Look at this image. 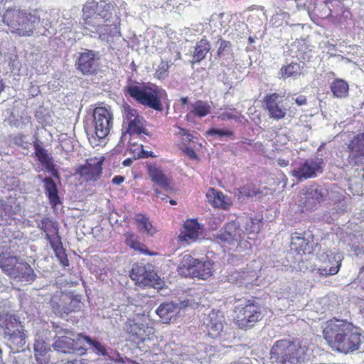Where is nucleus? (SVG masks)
<instances>
[{
    "instance_id": "nucleus-57",
    "label": "nucleus",
    "mask_w": 364,
    "mask_h": 364,
    "mask_svg": "<svg viewBox=\"0 0 364 364\" xmlns=\"http://www.w3.org/2000/svg\"><path fill=\"white\" fill-rule=\"evenodd\" d=\"M292 100L295 102V103L299 105H304L307 104L306 97L304 95H299L296 97H292Z\"/></svg>"
},
{
    "instance_id": "nucleus-41",
    "label": "nucleus",
    "mask_w": 364,
    "mask_h": 364,
    "mask_svg": "<svg viewBox=\"0 0 364 364\" xmlns=\"http://www.w3.org/2000/svg\"><path fill=\"white\" fill-rule=\"evenodd\" d=\"M19 210V205L15 200H0V211L6 217H12Z\"/></svg>"
},
{
    "instance_id": "nucleus-37",
    "label": "nucleus",
    "mask_w": 364,
    "mask_h": 364,
    "mask_svg": "<svg viewBox=\"0 0 364 364\" xmlns=\"http://www.w3.org/2000/svg\"><path fill=\"white\" fill-rule=\"evenodd\" d=\"M331 90L335 97H346L349 92V85L348 82L341 78L335 79L331 84Z\"/></svg>"
},
{
    "instance_id": "nucleus-40",
    "label": "nucleus",
    "mask_w": 364,
    "mask_h": 364,
    "mask_svg": "<svg viewBox=\"0 0 364 364\" xmlns=\"http://www.w3.org/2000/svg\"><path fill=\"white\" fill-rule=\"evenodd\" d=\"M238 198L254 197L262 193L260 188L253 183H247L237 190Z\"/></svg>"
},
{
    "instance_id": "nucleus-64",
    "label": "nucleus",
    "mask_w": 364,
    "mask_h": 364,
    "mask_svg": "<svg viewBox=\"0 0 364 364\" xmlns=\"http://www.w3.org/2000/svg\"><path fill=\"white\" fill-rule=\"evenodd\" d=\"M4 89V85L2 82V81L0 80V93L3 91Z\"/></svg>"
},
{
    "instance_id": "nucleus-46",
    "label": "nucleus",
    "mask_w": 364,
    "mask_h": 364,
    "mask_svg": "<svg viewBox=\"0 0 364 364\" xmlns=\"http://www.w3.org/2000/svg\"><path fill=\"white\" fill-rule=\"evenodd\" d=\"M218 119L221 121L230 119L238 120L240 119L239 112L235 108L226 109L219 113Z\"/></svg>"
},
{
    "instance_id": "nucleus-35",
    "label": "nucleus",
    "mask_w": 364,
    "mask_h": 364,
    "mask_svg": "<svg viewBox=\"0 0 364 364\" xmlns=\"http://www.w3.org/2000/svg\"><path fill=\"white\" fill-rule=\"evenodd\" d=\"M302 73V68L298 63L291 62L289 64L283 65L279 71V77L283 80L288 78H297Z\"/></svg>"
},
{
    "instance_id": "nucleus-30",
    "label": "nucleus",
    "mask_w": 364,
    "mask_h": 364,
    "mask_svg": "<svg viewBox=\"0 0 364 364\" xmlns=\"http://www.w3.org/2000/svg\"><path fill=\"white\" fill-rule=\"evenodd\" d=\"M147 173L151 181L161 188L168 190L170 188L171 181L164 173L161 168L156 165L148 164Z\"/></svg>"
},
{
    "instance_id": "nucleus-3",
    "label": "nucleus",
    "mask_w": 364,
    "mask_h": 364,
    "mask_svg": "<svg viewBox=\"0 0 364 364\" xmlns=\"http://www.w3.org/2000/svg\"><path fill=\"white\" fill-rule=\"evenodd\" d=\"M308 350L302 341L284 338L274 342L270 355L277 364H300L306 359Z\"/></svg>"
},
{
    "instance_id": "nucleus-62",
    "label": "nucleus",
    "mask_w": 364,
    "mask_h": 364,
    "mask_svg": "<svg viewBox=\"0 0 364 364\" xmlns=\"http://www.w3.org/2000/svg\"><path fill=\"white\" fill-rule=\"evenodd\" d=\"M180 100L183 105H187L189 102L188 97H181Z\"/></svg>"
},
{
    "instance_id": "nucleus-15",
    "label": "nucleus",
    "mask_w": 364,
    "mask_h": 364,
    "mask_svg": "<svg viewBox=\"0 0 364 364\" xmlns=\"http://www.w3.org/2000/svg\"><path fill=\"white\" fill-rule=\"evenodd\" d=\"M103 162L104 157L89 158L85 164L78 166L76 173L86 182L97 181L102 176Z\"/></svg>"
},
{
    "instance_id": "nucleus-39",
    "label": "nucleus",
    "mask_w": 364,
    "mask_h": 364,
    "mask_svg": "<svg viewBox=\"0 0 364 364\" xmlns=\"http://www.w3.org/2000/svg\"><path fill=\"white\" fill-rule=\"evenodd\" d=\"M175 306L171 303L161 304L156 312L161 318L162 322L168 323L174 315Z\"/></svg>"
},
{
    "instance_id": "nucleus-45",
    "label": "nucleus",
    "mask_w": 364,
    "mask_h": 364,
    "mask_svg": "<svg viewBox=\"0 0 364 364\" xmlns=\"http://www.w3.org/2000/svg\"><path fill=\"white\" fill-rule=\"evenodd\" d=\"M314 10L318 12L317 15L319 16L321 18H328L331 14V9L328 5V1L317 3L314 6Z\"/></svg>"
},
{
    "instance_id": "nucleus-50",
    "label": "nucleus",
    "mask_w": 364,
    "mask_h": 364,
    "mask_svg": "<svg viewBox=\"0 0 364 364\" xmlns=\"http://www.w3.org/2000/svg\"><path fill=\"white\" fill-rule=\"evenodd\" d=\"M207 134L211 136H218L220 137L228 136L230 137L231 139L235 138L234 132L229 129L211 128L207 131Z\"/></svg>"
},
{
    "instance_id": "nucleus-38",
    "label": "nucleus",
    "mask_w": 364,
    "mask_h": 364,
    "mask_svg": "<svg viewBox=\"0 0 364 364\" xmlns=\"http://www.w3.org/2000/svg\"><path fill=\"white\" fill-rule=\"evenodd\" d=\"M125 243L127 246L135 251H138L145 255H151L146 246L140 242L138 237L133 232H127L125 234Z\"/></svg>"
},
{
    "instance_id": "nucleus-44",
    "label": "nucleus",
    "mask_w": 364,
    "mask_h": 364,
    "mask_svg": "<svg viewBox=\"0 0 364 364\" xmlns=\"http://www.w3.org/2000/svg\"><path fill=\"white\" fill-rule=\"evenodd\" d=\"M78 337H81L84 339L88 344L93 346L94 349L97 351L98 354L102 355H107V351L105 346L101 343L100 342L92 339L90 336L83 335L82 333H79Z\"/></svg>"
},
{
    "instance_id": "nucleus-59",
    "label": "nucleus",
    "mask_w": 364,
    "mask_h": 364,
    "mask_svg": "<svg viewBox=\"0 0 364 364\" xmlns=\"http://www.w3.org/2000/svg\"><path fill=\"white\" fill-rule=\"evenodd\" d=\"M63 364H87L84 360H68L65 362Z\"/></svg>"
},
{
    "instance_id": "nucleus-14",
    "label": "nucleus",
    "mask_w": 364,
    "mask_h": 364,
    "mask_svg": "<svg viewBox=\"0 0 364 364\" xmlns=\"http://www.w3.org/2000/svg\"><path fill=\"white\" fill-rule=\"evenodd\" d=\"M95 133L98 140L105 139L109 133L113 124L111 112L105 107H98L93 112Z\"/></svg>"
},
{
    "instance_id": "nucleus-58",
    "label": "nucleus",
    "mask_w": 364,
    "mask_h": 364,
    "mask_svg": "<svg viewBox=\"0 0 364 364\" xmlns=\"http://www.w3.org/2000/svg\"><path fill=\"white\" fill-rule=\"evenodd\" d=\"M124 181V177L120 175L115 176L112 180V182L114 184L119 185Z\"/></svg>"
},
{
    "instance_id": "nucleus-19",
    "label": "nucleus",
    "mask_w": 364,
    "mask_h": 364,
    "mask_svg": "<svg viewBox=\"0 0 364 364\" xmlns=\"http://www.w3.org/2000/svg\"><path fill=\"white\" fill-rule=\"evenodd\" d=\"M279 95L277 92L266 95L263 98L264 109L267 111L269 118L279 120L287 115V109L279 101Z\"/></svg>"
},
{
    "instance_id": "nucleus-61",
    "label": "nucleus",
    "mask_w": 364,
    "mask_h": 364,
    "mask_svg": "<svg viewBox=\"0 0 364 364\" xmlns=\"http://www.w3.org/2000/svg\"><path fill=\"white\" fill-rule=\"evenodd\" d=\"M132 162L133 161L132 159H126L125 160L123 161L122 165L124 166H129L132 164Z\"/></svg>"
},
{
    "instance_id": "nucleus-56",
    "label": "nucleus",
    "mask_w": 364,
    "mask_h": 364,
    "mask_svg": "<svg viewBox=\"0 0 364 364\" xmlns=\"http://www.w3.org/2000/svg\"><path fill=\"white\" fill-rule=\"evenodd\" d=\"M34 356L37 364H50L49 354H36Z\"/></svg>"
},
{
    "instance_id": "nucleus-2",
    "label": "nucleus",
    "mask_w": 364,
    "mask_h": 364,
    "mask_svg": "<svg viewBox=\"0 0 364 364\" xmlns=\"http://www.w3.org/2000/svg\"><path fill=\"white\" fill-rule=\"evenodd\" d=\"M39 17L31 11L21 9L19 4L14 2L8 7L3 16V22L11 33L21 37H30L33 34Z\"/></svg>"
},
{
    "instance_id": "nucleus-34",
    "label": "nucleus",
    "mask_w": 364,
    "mask_h": 364,
    "mask_svg": "<svg viewBox=\"0 0 364 364\" xmlns=\"http://www.w3.org/2000/svg\"><path fill=\"white\" fill-rule=\"evenodd\" d=\"M45 192L48 198L49 203L53 208L60 203L58 196V190L55 182L50 177H46L43 180Z\"/></svg>"
},
{
    "instance_id": "nucleus-25",
    "label": "nucleus",
    "mask_w": 364,
    "mask_h": 364,
    "mask_svg": "<svg viewBox=\"0 0 364 364\" xmlns=\"http://www.w3.org/2000/svg\"><path fill=\"white\" fill-rule=\"evenodd\" d=\"M305 233L295 232L291 235V248L298 255L302 256L311 255L314 252V240L305 237Z\"/></svg>"
},
{
    "instance_id": "nucleus-13",
    "label": "nucleus",
    "mask_w": 364,
    "mask_h": 364,
    "mask_svg": "<svg viewBox=\"0 0 364 364\" xmlns=\"http://www.w3.org/2000/svg\"><path fill=\"white\" fill-rule=\"evenodd\" d=\"M0 326L4 337L17 345H23V333L18 319L14 315H5L0 318Z\"/></svg>"
},
{
    "instance_id": "nucleus-60",
    "label": "nucleus",
    "mask_w": 364,
    "mask_h": 364,
    "mask_svg": "<svg viewBox=\"0 0 364 364\" xmlns=\"http://www.w3.org/2000/svg\"><path fill=\"white\" fill-rule=\"evenodd\" d=\"M278 164L282 167H286L289 165V161L284 159H279Z\"/></svg>"
},
{
    "instance_id": "nucleus-6",
    "label": "nucleus",
    "mask_w": 364,
    "mask_h": 364,
    "mask_svg": "<svg viewBox=\"0 0 364 364\" xmlns=\"http://www.w3.org/2000/svg\"><path fill=\"white\" fill-rule=\"evenodd\" d=\"M113 8V5L105 0H87L82 9L81 26L88 32L95 31L105 20L112 17Z\"/></svg>"
},
{
    "instance_id": "nucleus-12",
    "label": "nucleus",
    "mask_w": 364,
    "mask_h": 364,
    "mask_svg": "<svg viewBox=\"0 0 364 364\" xmlns=\"http://www.w3.org/2000/svg\"><path fill=\"white\" fill-rule=\"evenodd\" d=\"M349 154L347 158L351 167H360L364 165V132H358L348 139L346 144Z\"/></svg>"
},
{
    "instance_id": "nucleus-43",
    "label": "nucleus",
    "mask_w": 364,
    "mask_h": 364,
    "mask_svg": "<svg viewBox=\"0 0 364 364\" xmlns=\"http://www.w3.org/2000/svg\"><path fill=\"white\" fill-rule=\"evenodd\" d=\"M18 274L17 275L23 281H33L35 279V274L33 269L28 263L20 264L17 267Z\"/></svg>"
},
{
    "instance_id": "nucleus-53",
    "label": "nucleus",
    "mask_w": 364,
    "mask_h": 364,
    "mask_svg": "<svg viewBox=\"0 0 364 364\" xmlns=\"http://www.w3.org/2000/svg\"><path fill=\"white\" fill-rule=\"evenodd\" d=\"M341 265V262H339L337 264V266L330 267L329 269H326V268L325 269L319 268V269H318V273L320 275L325 276V277H327L328 275H335L339 272Z\"/></svg>"
},
{
    "instance_id": "nucleus-48",
    "label": "nucleus",
    "mask_w": 364,
    "mask_h": 364,
    "mask_svg": "<svg viewBox=\"0 0 364 364\" xmlns=\"http://www.w3.org/2000/svg\"><path fill=\"white\" fill-rule=\"evenodd\" d=\"M34 355L36 354H49V351L50 350V348L49 345L42 341V340H36L34 343L33 346Z\"/></svg>"
},
{
    "instance_id": "nucleus-49",
    "label": "nucleus",
    "mask_w": 364,
    "mask_h": 364,
    "mask_svg": "<svg viewBox=\"0 0 364 364\" xmlns=\"http://www.w3.org/2000/svg\"><path fill=\"white\" fill-rule=\"evenodd\" d=\"M219 47L217 50V55L220 58L232 52L231 43L228 41L220 38L219 41Z\"/></svg>"
},
{
    "instance_id": "nucleus-28",
    "label": "nucleus",
    "mask_w": 364,
    "mask_h": 364,
    "mask_svg": "<svg viewBox=\"0 0 364 364\" xmlns=\"http://www.w3.org/2000/svg\"><path fill=\"white\" fill-rule=\"evenodd\" d=\"M220 239L228 245L238 244L242 239V230L235 223H228L224 228V232L220 235Z\"/></svg>"
},
{
    "instance_id": "nucleus-52",
    "label": "nucleus",
    "mask_w": 364,
    "mask_h": 364,
    "mask_svg": "<svg viewBox=\"0 0 364 364\" xmlns=\"http://www.w3.org/2000/svg\"><path fill=\"white\" fill-rule=\"evenodd\" d=\"M168 65L166 63L162 62L156 69L155 72V77L158 79H164L168 76Z\"/></svg>"
},
{
    "instance_id": "nucleus-31",
    "label": "nucleus",
    "mask_w": 364,
    "mask_h": 364,
    "mask_svg": "<svg viewBox=\"0 0 364 364\" xmlns=\"http://www.w3.org/2000/svg\"><path fill=\"white\" fill-rule=\"evenodd\" d=\"M254 277L255 275L250 274L248 272L236 270L230 272L226 276L228 282L246 288L253 284Z\"/></svg>"
},
{
    "instance_id": "nucleus-7",
    "label": "nucleus",
    "mask_w": 364,
    "mask_h": 364,
    "mask_svg": "<svg viewBox=\"0 0 364 364\" xmlns=\"http://www.w3.org/2000/svg\"><path fill=\"white\" fill-rule=\"evenodd\" d=\"M124 92L144 106L156 111L163 109L161 90L156 85H146L131 80L124 87Z\"/></svg>"
},
{
    "instance_id": "nucleus-20",
    "label": "nucleus",
    "mask_w": 364,
    "mask_h": 364,
    "mask_svg": "<svg viewBox=\"0 0 364 364\" xmlns=\"http://www.w3.org/2000/svg\"><path fill=\"white\" fill-rule=\"evenodd\" d=\"M80 338L77 336V339L75 340L68 336H60L58 337L53 346L55 350L62 352L64 353H77L80 355H85L87 350L83 346L80 345Z\"/></svg>"
},
{
    "instance_id": "nucleus-55",
    "label": "nucleus",
    "mask_w": 364,
    "mask_h": 364,
    "mask_svg": "<svg viewBox=\"0 0 364 364\" xmlns=\"http://www.w3.org/2000/svg\"><path fill=\"white\" fill-rule=\"evenodd\" d=\"M311 198L316 200L318 202L324 200L325 196L323 194L321 189L316 188L310 192Z\"/></svg>"
},
{
    "instance_id": "nucleus-9",
    "label": "nucleus",
    "mask_w": 364,
    "mask_h": 364,
    "mask_svg": "<svg viewBox=\"0 0 364 364\" xmlns=\"http://www.w3.org/2000/svg\"><path fill=\"white\" fill-rule=\"evenodd\" d=\"M41 229L46 233V238L50 242L51 248L64 267L70 264L65 249L63 247L61 237L58 233V225L49 218H44L41 222Z\"/></svg>"
},
{
    "instance_id": "nucleus-8",
    "label": "nucleus",
    "mask_w": 364,
    "mask_h": 364,
    "mask_svg": "<svg viewBox=\"0 0 364 364\" xmlns=\"http://www.w3.org/2000/svg\"><path fill=\"white\" fill-rule=\"evenodd\" d=\"M179 273L187 277L206 279L212 276L213 263L209 260L201 261L191 255H185L178 267Z\"/></svg>"
},
{
    "instance_id": "nucleus-17",
    "label": "nucleus",
    "mask_w": 364,
    "mask_h": 364,
    "mask_svg": "<svg viewBox=\"0 0 364 364\" xmlns=\"http://www.w3.org/2000/svg\"><path fill=\"white\" fill-rule=\"evenodd\" d=\"M322 163V160L318 159H306L292 171V176L299 181L314 178L323 171Z\"/></svg>"
},
{
    "instance_id": "nucleus-22",
    "label": "nucleus",
    "mask_w": 364,
    "mask_h": 364,
    "mask_svg": "<svg viewBox=\"0 0 364 364\" xmlns=\"http://www.w3.org/2000/svg\"><path fill=\"white\" fill-rule=\"evenodd\" d=\"M224 316L219 311H211L204 321L208 336L212 338L220 336L223 330Z\"/></svg>"
},
{
    "instance_id": "nucleus-23",
    "label": "nucleus",
    "mask_w": 364,
    "mask_h": 364,
    "mask_svg": "<svg viewBox=\"0 0 364 364\" xmlns=\"http://www.w3.org/2000/svg\"><path fill=\"white\" fill-rule=\"evenodd\" d=\"M34 154L38 161L45 167L46 170L54 177L58 178L59 174L55 168L53 157L49 155L48 151L43 146L42 142L36 139L33 141Z\"/></svg>"
},
{
    "instance_id": "nucleus-5",
    "label": "nucleus",
    "mask_w": 364,
    "mask_h": 364,
    "mask_svg": "<svg viewBox=\"0 0 364 364\" xmlns=\"http://www.w3.org/2000/svg\"><path fill=\"white\" fill-rule=\"evenodd\" d=\"M262 309L256 297L236 300L233 309V323L239 329L253 328L262 318Z\"/></svg>"
},
{
    "instance_id": "nucleus-4",
    "label": "nucleus",
    "mask_w": 364,
    "mask_h": 364,
    "mask_svg": "<svg viewBox=\"0 0 364 364\" xmlns=\"http://www.w3.org/2000/svg\"><path fill=\"white\" fill-rule=\"evenodd\" d=\"M124 124L127 125V132L132 136L129 144L132 152L138 158H147L153 156L151 151H146L142 144H138L133 141L135 139L134 135L140 136L142 134L149 135V131L146 127V120L139 114L136 109L129 105L124 107L123 111Z\"/></svg>"
},
{
    "instance_id": "nucleus-11",
    "label": "nucleus",
    "mask_w": 364,
    "mask_h": 364,
    "mask_svg": "<svg viewBox=\"0 0 364 364\" xmlns=\"http://www.w3.org/2000/svg\"><path fill=\"white\" fill-rule=\"evenodd\" d=\"M130 277L135 281L136 284L142 288H159L161 284L159 277L149 265L134 264L130 272Z\"/></svg>"
},
{
    "instance_id": "nucleus-42",
    "label": "nucleus",
    "mask_w": 364,
    "mask_h": 364,
    "mask_svg": "<svg viewBox=\"0 0 364 364\" xmlns=\"http://www.w3.org/2000/svg\"><path fill=\"white\" fill-rule=\"evenodd\" d=\"M211 107L208 102L202 100H197L193 105L191 113L198 117H204L210 112Z\"/></svg>"
},
{
    "instance_id": "nucleus-32",
    "label": "nucleus",
    "mask_w": 364,
    "mask_h": 364,
    "mask_svg": "<svg viewBox=\"0 0 364 364\" xmlns=\"http://www.w3.org/2000/svg\"><path fill=\"white\" fill-rule=\"evenodd\" d=\"M210 49V42L208 40L207 37L204 36L196 43L194 47V50L192 54V63H200L201 60H204Z\"/></svg>"
},
{
    "instance_id": "nucleus-63",
    "label": "nucleus",
    "mask_w": 364,
    "mask_h": 364,
    "mask_svg": "<svg viewBox=\"0 0 364 364\" xmlns=\"http://www.w3.org/2000/svg\"><path fill=\"white\" fill-rule=\"evenodd\" d=\"M0 364H5V363L2 360V350L0 348Z\"/></svg>"
},
{
    "instance_id": "nucleus-29",
    "label": "nucleus",
    "mask_w": 364,
    "mask_h": 364,
    "mask_svg": "<svg viewBox=\"0 0 364 364\" xmlns=\"http://www.w3.org/2000/svg\"><path fill=\"white\" fill-rule=\"evenodd\" d=\"M173 139L178 149L189 145L196 139L190 130L176 124L173 127Z\"/></svg>"
},
{
    "instance_id": "nucleus-10",
    "label": "nucleus",
    "mask_w": 364,
    "mask_h": 364,
    "mask_svg": "<svg viewBox=\"0 0 364 364\" xmlns=\"http://www.w3.org/2000/svg\"><path fill=\"white\" fill-rule=\"evenodd\" d=\"M82 304L77 296L62 291L55 294L50 301L53 311L60 317L68 316L71 312L79 311Z\"/></svg>"
},
{
    "instance_id": "nucleus-33",
    "label": "nucleus",
    "mask_w": 364,
    "mask_h": 364,
    "mask_svg": "<svg viewBox=\"0 0 364 364\" xmlns=\"http://www.w3.org/2000/svg\"><path fill=\"white\" fill-rule=\"evenodd\" d=\"M45 192L48 198L49 203L53 208L60 203L58 196V190L55 182L50 177H46L43 180Z\"/></svg>"
},
{
    "instance_id": "nucleus-36",
    "label": "nucleus",
    "mask_w": 364,
    "mask_h": 364,
    "mask_svg": "<svg viewBox=\"0 0 364 364\" xmlns=\"http://www.w3.org/2000/svg\"><path fill=\"white\" fill-rule=\"evenodd\" d=\"M135 221L139 230L150 236L154 235L157 232V230L153 226L149 218L146 215L138 213L135 215Z\"/></svg>"
},
{
    "instance_id": "nucleus-54",
    "label": "nucleus",
    "mask_w": 364,
    "mask_h": 364,
    "mask_svg": "<svg viewBox=\"0 0 364 364\" xmlns=\"http://www.w3.org/2000/svg\"><path fill=\"white\" fill-rule=\"evenodd\" d=\"M187 156H188L191 159L199 161L200 158L198 155L196 153L195 150L189 147L188 146H185L183 148L180 149Z\"/></svg>"
},
{
    "instance_id": "nucleus-1",
    "label": "nucleus",
    "mask_w": 364,
    "mask_h": 364,
    "mask_svg": "<svg viewBox=\"0 0 364 364\" xmlns=\"http://www.w3.org/2000/svg\"><path fill=\"white\" fill-rule=\"evenodd\" d=\"M323 336L331 348L344 353L358 350L364 338L352 323L336 318L326 321Z\"/></svg>"
},
{
    "instance_id": "nucleus-26",
    "label": "nucleus",
    "mask_w": 364,
    "mask_h": 364,
    "mask_svg": "<svg viewBox=\"0 0 364 364\" xmlns=\"http://www.w3.org/2000/svg\"><path fill=\"white\" fill-rule=\"evenodd\" d=\"M127 332L134 338L143 342L149 339L150 336L154 333V329L146 323L132 321L127 326Z\"/></svg>"
},
{
    "instance_id": "nucleus-24",
    "label": "nucleus",
    "mask_w": 364,
    "mask_h": 364,
    "mask_svg": "<svg viewBox=\"0 0 364 364\" xmlns=\"http://www.w3.org/2000/svg\"><path fill=\"white\" fill-rule=\"evenodd\" d=\"M34 154L38 161L45 167L46 170L54 177L58 178L59 174L55 168L53 157L49 155L48 151L43 146L42 142L36 139L33 141Z\"/></svg>"
},
{
    "instance_id": "nucleus-16",
    "label": "nucleus",
    "mask_w": 364,
    "mask_h": 364,
    "mask_svg": "<svg viewBox=\"0 0 364 364\" xmlns=\"http://www.w3.org/2000/svg\"><path fill=\"white\" fill-rule=\"evenodd\" d=\"M100 57L97 52L85 49L80 53L75 61V66L78 71L85 75H93L97 73Z\"/></svg>"
},
{
    "instance_id": "nucleus-21",
    "label": "nucleus",
    "mask_w": 364,
    "mask_h": 364,
    "mask_svg": "<svg viewBox=\"0 0 364 364\" xmlns=\"http://www.w3.org/2000/svg\"><path fill=\"white\" fill-rule=\"evenodd\" d=\"M103 23H100L95 31L92 30L89 32L91 34L98 35L102 41H109L110 39L120 35V23L118 19L113 20L112 16L105 20Z\"/></svg>"
},
{
    "instance_id": "nucleus-18",
    "label": "nucleus",
    "mask_w": 364,
    "mask_h": 364,
    "mask_svg": "<svg viewBox=\"0 0 364 364\" xmlns=\"http://www.w3.org/2000/svg\"><path fill=\"white\" fill-rule=\"evenodd\" d=\"M204 225L199 223L198 219H187L183 225L178 239L181 242L192 243L203 235Z\"/></svg>"
},
{
    "instance_id": "nucleus-51",
    "label": "nucleus",
    "mask_w": 364,
    "mask_h": 364,
    "mask_svg": "<svg viewBox=\"0 0 364 364\" xmlns=\"http://www.w3.org/2000/svg\"><path fill=\"white\" fill-rule=\"evenodd\" d=\"M14 144L26 149L28 146V141L26 140V136L22 133H18L12 137Z\"/></svg>"
},
{
    "instance_id": "nucleus-47",
    "label": "nucleus",
    "mask_w": 364,
    "mask_h": 364,
    "mask_svg": "<svg viewBox=\"0 0 364 364\" xmlns=\"http://www.w3.org/2000/svg\"><path fill=\"white\" fill-rule=\"evenodd\" d=\"M262 223L261 220L250 219L245 225V231L249 234H257L259 232Z\"/></svg>"
},
{
    "instance_id": "nucleus-27",
    "label": "nucleus",
    "mask_w": 364,
    "mask_h": 364,
    "mask_svg": "<svg viewBox=\"0 0 364 364\" xmlns=\"http://www.w3.org/2000/svg\"><path fill=\"white\" fill-rule=\"evenodd\" d=\"M208 202L214 207L228 210L232 205L231 199L214 188H210L206 193Z\"/></svg>"
}]
</instances>
